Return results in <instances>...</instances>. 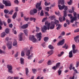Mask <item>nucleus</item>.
I'll list each match as a JSON object with an SVG mask.
<instances>
[{
    "instance_id": "obj_9",
    "label": "nucleus",
    "mask_w": 79,
    "mask_h": 79,
    "mask_svg": "<svg viewBox=\"0 0 79 79\" xmlns=\"http://www.w3.org/2000/svg\"><path fill=\"white\" fill-rule=\"evenodd\" d=\"M64 39H63L57 43V45L58 46L62 45L64 44Z\"/></svg>"
},
{
    "instance_id": "obj_34",
    "label": "nucleus",
    "mask_w": 79,
    "mask_h": 79,
    "mask_svg": "<svg viewBox=\"0 0 79 79\" xmlns=\"http://www.w3.org/2000/svg\"><path fill=\"white\" fill-rule=\"evenodd\" d=\"M17 45V42L15 40L13 42V46H15V45Z\"/></svg>"
},
{
    "instance_id": "obj_15",
    "label": "nucleus",
    "mask_w": 79,
    "mask_h": 79,
    "mask_svg": "<svg viewBox=\"0 0 79 79\" xmlns=\"http://www.w3.org/2000/svg\"><path fill=\"white\" fill-rule=\"evenodd\" d=\"M28 27V24H26L24 25H23L21 27V28H22V29H26L27 27Z\"/></svg>"
},
{
    "instance_id": "obj_30",
    "label": "nucleus",
    "mask_w": 79,
    "mask_h": 79,
    "mask_svg": "<svg viewBox=\"0 0 79 79\" xmlns=\"http://www.w3.org/2000/svg\"><path fill=\"white\" fill-rule=\"evenodd\" d=\"M74 65L73 64H71L70 65V67H69V69L70 70H71L72 69V67H73Z\"/></svg>"
},
{
    "instance_id": "obj_11",
    "label": "nucleus",
    "mask_w": 79,
    "mask_h": 79,
    "mask_svg": "<svg viewBox=\"0 0 79 79\" xmlns=\"http://www.w3.org/2000/svg\"><path fill=\"white\" fill-rule=\"evenodd\" d=\"M40 5H41L40 3H37L35 6L36 8H37V9L38 8V10H42V7H39Z\"/></svg>"
},
{
    "instance_id": "obj_16",
    "label": "nucleus",
    "mask_w": 79,
    "mask_h": 79,
    "mask_svg": "<svg viewBox=\"0 0 79 79\" xmlns=\"http://www.w3.org/2000/svg\"><path fill=\"white\" fill-rule=\"evenodd\" d=\"M58 4H60L61 3V5H63L64 3V0H58Z\"/></svg>"
},
{
    "instance_id": "obj_54",
    "label": "nucleus",
    "mask_w": 79,
    "mask_h": 79,
    "mask_svg": "<svg viewBox=\"0 0 79 79\" xmlns=\"http://www.w3.org/2000/svg\"><path fill=\"white\" fill-rule=\"evenodd\" d=\"M59 19L60 23H61V22H63V21H64L63 20V19L62 18H59Z\"/></svg>"
},
{
    "instance_id": "obj_14",
    "label": "nucleus",
    "mask_w": 79,
    "mask_h": 79,
    "mask_svg": "<svg viewBox=\"0 0 79 79\" xmlns=\"http://www.w3.org/2000/svg\"><path fill=\"white\" fill-rule=\"evenodd\" d=\"M54 61L53 60H49L48 63L47 64L48 65H52L53 63H54Z\"/></svg>"
},
{
    "instance_id": "obj_39",
    "label": "nucleus",
    "mask_w": 79,
    "mask_h": 79,
    "mask_svg": "<svg viewBox=\"0 0 79 79\" xmlns=\"http://www.w3.org/2000/svg\"><path fill=\"white\" fill-rule=\"evenodd\" d=\"M24 19L26 21H28L29 20V17L27 18L26 17H24Z\"/></svg>"
},
{
    "instance_id": "obj_36",
    "label": "nucleus",
    "mask_w": 79,
    "mask_h": 79,
    "mask_svg": "<svg viewBox=\"0 0 79 79\" xmlns=\"http://www.w3.org/2000/svg\"><path fill=\"white\" fill-rule=\"evenodd\" d=\"M68 16L70 17V18L71 19V20L73 18V16L71 14H68Z\"/></svg>"
},
{
    "instance_id": "obj_26",
    "label": "nucleus",
    "mask_w": 79,
    "mask_h": 79,
    "mask_svg": "<svg viewBox=\"0 0 79 79\" xmlns=\"http://www.w3.org/2000/svg\"><path fill=\"white\" fill-rule=\"evenodd\" d=\"M49 38L48 37H44V42H47Z\"/></svg>"
},
{
    "instance_id": "obj_40",
    "label": "nucleus",
    "mask_w": 79,
    "mask_h": 79,
    "mask_svg": "<svg viewBox=\"0 0 79 79\" xmlns=\"http://www.w3.org/2000/svg\"><path fill=\"white\" fill-rule=\"evenodd\" d=\"M32 71L34 74L35 73L36 71H37V70L35 69H32Z\"/></svg>"
},
{
    "instance_id": "obj_48",
    "label": "nucleus",
    "mask_w": 79,
    "mask_h": 79,
    "mask_svg": "<svg viewBox=\"0 0 79 79\" xmlns=\"http://www.w3.org/2000/svg\"><path fill=\"white\" fill-rule=\"evenodd\" d=\"M50 4V2L47 3L46 2L45 3V6H48V5H49Z\"/></svg>"
},
{
    "instance_id": "obj_18",
    "label": "nucleus",
    "mask_w": 79,
    "mask_h": 79,
    "mask_svg": "<svg viewBox=\"0 0 79 79\" xmlns=\"http://www.w3.org/2000/svg\"><path fill=\"white\" fill-rule=\"evenodd\" d=\"M79 36L77 35L74 38V40L75 42H76V43H77V41L78 40V39H79Z\"/></svg>"
},
{
    "instance_id": "obj_23",
    "label": "nucleus",
    "mask_w": 79,
    "mask_h": 79,
    "mask_svg": "<svg viewBox=\"0 0 79 79\" xmlns=\"http://www.w3.org/2000/svg\"><path fill=\"white\" fill-rule=\"evenodd\" d=\"M17 15V12H15L12 16V18L13 19H15L16 18V16Z\"/></svg>"
},
{
    "instance_id": "obj_46",
    "label": "nucleus",
    "mask_w": 79,
    "mask_h": 79,
    "mask_svg": "<svg viewBox=\"0 0 79 79\" xmlns=\"http://www.w3.org/2000/svg\"><path fill=\"white\" fill-rule=\"evenodd\" d=\"M46 19H47V17L44 18L42 20V22L43 23H44V22L45 21V20H46Z\"/></svg>"
},
{
    "instance_id": "obj_59",
    "label": "nucleus",
    "mask_w": 79,
    "mask_h": 79,
    "mask_svg": "<svg viewBox=\"0 0 79 79\" xmlns=\"http://www.w3.org/2000/svg\"><path fill=\"white\" fill-rule=\"evenodd\" d=\"M9 27H10V28H12V27H13V24H10L9 25Z\"/></svg>"
},
{
    "instance_id": "obj_32",
    "label": "nucleus",
    "mask_w": 79,
    "mask_h": 79,
    "mask_svg": "<svg viewBox=\"0 0 79 79\" xmlns=\"http://www.w3.org/2000/svg\"><path fill=\"white\" fill-rule=\"evenodd\" d=\"M25 71H26V74L27 76V74H28V73L29 72V70L27 68L25 69Z\"/></svg>"
},
{
    "instance_id": "obj_61",
    "label": "nucleus",
    "mask_w": 79,
    "mask_h": 79,
    "mask_svg": "<svg viewBox=\"0 0 79 79\" xmlns=\"http://www.w3.org/2000/svg\"><path fill=\"white\" fill-rule=\"evenodd\" d=\"M66 21V23H67L68 24H70L69 20H68V19H67Z\"/></svg>"
},
{
    "instance_id": "obj_7",
    "label": "nucleus",
    "mask_w": 79,
    "mask_h": 79,
    "mask_svg": "<svg viewBox=\"0 0 79 79\" xmlns=\"http://www.w3.org/2000/svg\"><path fill=\"white\" fill-rule=\"evenodd\" d=\"M29 39L30 40H32L33 42H36L37 41V40L34 38V35H30Z\"/></svg>"
},
{
    "instance_id": "obj_28",
    "label": "nucleus",
    "mask_w": 79,
    "mask_h": 79,
    "mask_svg": "<svg viewBox=\"0 0 79 79\" xmlns=\"http://www.w3.org/2000/svg\"><path fill=\"white\" fill-rule=\"evenodd\" d=\"M5 32H3L2 33H1V37H5Z\"/></svg>"
},
{
    "instance_id": "obj_33",
    "label": "nucleus",
    "mask_w": 79,
    "mask_h": 79,
    "mask_svg": "<svg viewBox=\"0 0 79 79\" xmlns=\"http://www.w3.org/2000/svg\"><path fill=\"white\" fill-rule=\"evenodd\" d=\"M5 32L6 34H8L10 32V30L8 28H6L5 30Z\"/></svg>"
},
{
    "instance_id": "obj_62",
    "label": "nucleus",
    "mask_w": 79,
    "mask_h": 79,
    "mask_svg": "<svg viewBox=\"0 0 79 79\" xmlns=\"http://www.w3.org/2000/svg\"><path fill=\"white\" fill-rule=\"evenodd\" d=\"M42 45L43 47H45V43H44L42 44Z\"/></svg>"
},
{
    "instance_id": "obj_13",
    "label": "nucleus",
    "mask_w": 79,
    "mask_h": 79,
    "mask_svg": "<svg viewBox=\"0 0 79 79\" xmlns=\"http://www.w3.org/2000/svg\"><path fill=\"white\" fill-rule=\"evenodd\" d=\"M25 49H26V50H27V49L25 48ZM30 54H31V51L30 50L28 49V50H27L26 52V56H29Z\"/></svg>"
},
{
    "instance_id": "obj_1",
    "label": "nucleus",
    "mask_w": 79,
    "mask_h": 79,
    "mask_svg": "<svg viewBox=\"0 0 79 79\" xmlns=\"http://www.w3.org/2000/svg\"><path fill=\"white\" fill-rule=\"evenodd\" d=\"M59 21L58 20H56L55 22L52 21L51 23H49L48 22H45V25L43 27L42 29V32H45L46 30H49L50 29H50H53L55 28V24H56L57 23H58ZM47 26V27H46Z\"/></svg>"
},
{
    "instance_id": "obj_60",
    "label": "nucleus",
    "mask_w": 79,
    "mask_h": 79,
    "mask_svg": "<svg viewBox=\"0 0 79 79\" xmlns=\"http://www.w3.org/2000/svg\"><path fill=\"white\" fill-rule=\"evenodd\" d=\"M7 22L8 23H10L11 22V19H8L7 20Z\"/></svg>"
},
{
    "instance_id": "obj_20",
    "label": "nucleus",
    "mask_w": 79,
    "mask_h": 79,
    "mask_svg": "<svg viewBox=\"0 0 79 79\" xmlns=\"http://www.w3.org/2000/svg\"><path fill=\"white\" fill-rule=\"evenodd\" d=\"M25 50H27L26 49H25L23 50L22 51L21 53V56H24L25 55L24 54V52Z\"/></svg>"
},
{
    "instance_id": "obj_38",
    "label": "nucleus",
    "mask_w": 79,
    "mask_h": 79,
    "mask_svg": "<svg viewBox=\"0 0 79 79\" xmlns=\"http://www.w3.org/2000/svg\"><path fill=\"white\" fill-rule=\"evenodd\" d=\"M64 17H66V16L67 15V12H66V11H64Z\"/></svg>"
},
{
    "instance_id": "obj_52",
    "label": "nucleus",
    "mask_w": 79,
    "mask_h": 79,
    "mask_svg": "<svg viewBox=\"0 0 79 79\" xmlns=\"http://www.w3.org/2000/svg\"><path fill=\"white\" fill-rule=\"evenodd\" d=\"M55 14L56 15H58V16H60V12H55Z\"/></svg>"
},
{
    "instance_id": "obj_55",
    "label": "nucleus",
    "mask_w": 79,
    "mask_h": 79,
    "mask_svg": "<svg viewBox=\"0 0 79 79\" xmlns=\"http://www.w3.org/2000/svg\"><path fill=\"white\" fill-rule=\"evenodd\" d=\"M14 2L15 3H16V4H18V3H19V2H18V0H15L14 1Z\"/></svg>"
},
{
    "instance_id": "obj_57",
    "label": "nucleus",
    "mask_w": 79,
    "mask_h": 79,
    "mask_svg": "<svg viewBox=\"0 0 79 79\" xmlns=\"http://www.w3.org/2000/svg\"><path fill=\"white\" fill-rule=\"evenodd\" d=\"M45 10H46L47 11H49V7H46L45 8Z\"/></svg>"
},
{
    "instance_id": "obj_24",
    "label": "nucleus",
    "mask_w": 79,
    "mask_h": 79,
    "mask_svg": "<svg viewBox=\"0 0 79 79\" xmlns=\"http://www.w3.org/2000/svg\"><path fill=\"white\" fill-rule=\"evenodd\" d=\"M53 50L49 51L48 52V54L49 55H52L53 54Z\"/></svg>"
},
{
    "instance_id": "obj_51",
    "label": "nucleus",
    "mask_w": 79,
    "mask_h": 79,
    "mask_svg": "<svg viewBox=\"0 0 79 79\" xmlns=\"http://www.w3.org/2000/svg\"><path fill=\"white\" fill-rule=\"evenodd\" d=\"M77 49H73V53H76V52H77Z\"/></svg>"
},
{
    "instance_id": "obj_5",
    "label": "nucleus",
    "mask_w": 79,
    "mask_h": 79,
    "mask_svg": "<svg viewBox=\"0 0 79 79\" xmlns=\"http://www.w3.org/2000/svg\"><path fill=\"white\" fill-rule=\"evenodd\" d=\"M7 68L8 69V71L9 73L12 74L13 73V71H12V69H13V67L11 65H10L9 64H8L7 65Z\"/></svg>"
},
{
    "instance_id": "obj_42",
    "label": "nucleus",
    "mask_w": 79,
    "mask_h": 79,
    "mask_svg": "<svg viewBox=\"0 0 79 79\" xmlns=\"http://www.w3.org/2000/svg\"><path fill=\"white\" fill-rule=\"evenodd\" d=\"M32 57V55L29 56L28 57V60H31Z\"/></svg>"
},
{
    "instance_id": "obj_22",
    "label": "nucleus",
    "mask_w": 79,
    "mask_h": 79,
    "mask_svg": "<svg viewBox=\"0 0 79 79\" xmlns=\"http://www.w3.org/2000/svg\"><path fill=\"white\" fill-rule=\"evenodd\" d=\"M21 64H24V59L23 58H21L20 59Z\"/></svg>"
},
{
    "instance_id": "obj_64",
    "label": "nucleus",
    "mask_w": 79,
    "mask_h": 79,
    "mask_svg": "<svg viewBox=\"0 0 79 79\" xmlns=\"http://www.w3.org/2000/svg\"><path fill=\"white\" fill-rule=\"evenodd\" d=\"M13 77H11L10 76H9L7 78V79H13Z\"/></svg>"
},
{
    "instance_id": "obj_25",
    "label": "nucleus",
    "mask_w": 79,
    "mask_h": 79,
    "mask_svg": "<svg viewBox=\"0 0 79 79\" xmlns=\"http://www.w3.org/2000/svg\"><path fill=\"white\" fill-rule=\"evenodd\" d=\"M3 25V23L2 21H1V20L0 19V30H1L2 29V26H2Z\"/></svg>"
},
{
    "instance_id": "obj_35",
    "label": "nucleus",
    "mask_w": 79,
    "mask_h": 79,
    "mask_svg": "<svg viewBox=\"0 0 79 79\" xmlns=\"http://www.w3.org/2000/svg\"><path fill=\"white\" fill-rule=\"evenodd\" d=\"M34 11H33V10H31L30 11V14L31 15H34Z\"/></svg>"
},
{
    "instance_id": "obj_6",
    "label": "nucleus",
    "mask_w": 79,
    "mask_h": 79,
    "mask_svg": "<svg viewBox=\"0 0 79 79\" xmlns=\"http://www.w3.org/2000/svg\"><path fill=\"white\" fill-rule=\"evenodd\" d=\"M3 3L4 4H5L6 6H11V3L9 1H3Z\"/></svg>"
},
{
    "instance_id": "obj_10",
    "label": "nucleus",
    "mask_w": 79,
    "mask_h": 79,
    "mask_svg": "<svg viewBox=\"0 0 79 79\" xmlns=\"http://www.w3.org/2000/svg\"><path fill=\"white\" fill-rule=\"evenodd\" d=\"M7 46L9 49H11L12 48V42H9L7 44Z\"/></svg>"
},
{
    "instance_id": "obj_3",
    "label": "nucleus",
    "mask_w": 79,
    "mask_h": 79,
    "mask_svg": "<svg viewBox=\"0 0 79 79\" xmlns=\"http://www.w3.org/2000/svg\"><path fill=\"white\" fill-rule=\"evenodd\" d=\"M73 15L74 17H73L72 19L70 21V23H73L74 22V21H76L77 20V17H76V15L77 14L76 12H73Z\"/></svg>"
},
{
    "instance_id": "obj_31",
    "label": "nucleus",
    "mask_w": 79,
    "mask_h": 79,
    "mask_svg": "<svg viewBox=\"0 0 79 79\" xmlns=\"http://www.w3.org/2000/svg\"><path fill=\"white\" fill-rule=\"evenodd\" d=\"M48 47L50 49H51V50H52L53 48H54L52 45H50L48 46Z\"/></svg>"
},
{
    "instance_id": "obj_21",
    "label": "nucleus",
    "mask_w": 79,
    "mask_h": 79,
    "mask_svg": "<svg viewBox=\"0 0 79 79\" xmlns=\"http://www.w3.org/2000/svg\"><path fill=\"white\" fill-rule=\"evenodd\" d=\"M74 8L73 7H72V10H69V12L70 13H72L73 12H74Z\"/></svg>"
},
{
    "instance_id": "obj_53",
    "label": "nucleus",
    "mask_w": 79,
    "mask_h": 79,
    "mask_svg": "<svg viewBox=\"0 0 79 79\" xmlns=\"http://www.w3.org/2000/svg\"><path fill=\"white\" fill-rule=\"evenodd\" d=\"M79 62H78V61L77 62L76 64V68H77L78 67V66H79Z\"/></svg>"
},
{
    "instance_id": "obj_27",
    "label": "nucleus",
    "mask_w": 79,
    "mask_h": 79,
    "mask_svg": "<svg viewBox=\"0 0 79 79\" xmlns=\"http://www.w3.org/2000/svg\"><path fill=\"white\" fill-rule=\"evenodd\" d=\"M68 4L69 5H71L73 3V1L72 0H70V1L68 2Z\"/></svg>"
},
{
    "instance_id": "obj_47",
    "label": "nucleus",
    "mask_w": 79,
    "mask_h": 79,
    "mask_svg": "<svg viewBox=\"0 0 79 79\" xmlns=\"http://www.w3.org/2000/svg\"><path fill=\"white\" fill-rule=\"evenodd\" d=\"M74 74H75V73H74L73 76V77H70L69 79H74V78H75Z\"/></svg>"
},
{
    "instance_id": "obj_19",
    "label": "nucleus",
    "mask_w": 79,
    "mask_h": 79,
    "mask_svg": "<svg viewBox=\"0 0 79 79\" xmlns=\"http://www.w3.org/2000/svg\"><path fill=\"white\" fill-rule=\"evenodd\" d=\"M55 18V16L54 15H51L49 17V18L51 19V20H53Z\"/></svg>"
},
{
    "instance_id": "obj_45",
    "label": "nucleus",
    "mask_w": 79,
    "mask_h": 79,
    "mask_svg": "<svg viewBox=\"0 0 79 79\" xmlns=\"http://www.w3.org/2000/svg\"><path fill=\"white\" fill-rule=\"evenodd\" d=\"M62 71L61 70H59L58 71V75L60 76V75H61V73Z\"/></svg>"
},
{
    "instance_id": "obj_56",
    "label": "nucleus",
    "mask_w": 79,
    "mask_h": 79,
    "mask_svg": "<svg viewBox=\"0 0 79 79\" xmlns=\"http://www.w3.org/2000/svg\"><path fill=\"white\" fill-rule=\"evenodd\" d=\"M75 48H76V46H75V45L74 44H73L72 45V48L73 50L75 49Z\"/></svg>"
},
{
    "instance_id": "obj_41",
    "label": "nucleus",
    "mask_w": 79,
    "mask_h": 79,
    "mask_svg": "<svg viewBox=\"0 0 79 79\" xmlns=\"http://www.w3.org/2000/svg\"><path fill=\"white\" fill-rule=\"evenodd\" d=\"M4 12L5 13L8 14V12H9V10H4Z\"/></svg>"
},
{
    "instance_id": "obj_12",
    "label": "nucleus",
    "mask_w": 79,
    "mask_h": 79,
    "mask_svg": "<svg viewBox=\"0 0 79 79\" xmlns=\"http://www.w3.org/2000/svg\"><path fill=\"white\" fill-rule=\"evenodd\" d=\"M23 38L22 33H20L19 35V41H22Z\"/></svg>"
},
{
    "instance_id": "obj_44",
    "label": "nucleus",
    "mask_w": 79,
    "mask_h": 79,
    "mask_svg": "<svg viewBox=\"0 0 79 79\" xmlns=\"http://www.w3.org/2000/svg\"><path fill=\"white\" fill-rule=\"evenodd\" d=\"M43 12V10H41V13H40V16H44V13Z\"/></svg>"
},
{
    "instance_id": "obj_50",
    "label": "nucleus",
    "mask_w": 79,
    "mask_h": 79,
    "mask_svg": "<svg viewBox=\"0 0 79 79\" xmlns=\"http://www.w3.org/2000/svg\"><path fill=\"white\" fill-rule=\"evenodd\" d=\"M33 13H36L37 12V9H34L33 10Z\"/></svg>"
},
{
    "instance_id": "obj_49",
    "label": "nucleus",
    "mask_w": 79,
    "mask_h": 79,
    "mask_svg": "<svg viewBox=\"0 0 79 79\" xmlns=\"http://www.w3.org/2000/svg\"><path fill=\"white\" fill-rule=\"evenodd\" d=\"M36 32H39V29H40L39 28V27H36Z\"/></svg>"
},
{
    "instance_id": "obj_63",
    "label": "nucleus",
    "mask_w": 79,
    "mask_h": 79,
    "mask_svg": "<svg viewBox=\"0 0 79 79\" xmlns=\"http://www.w3.org/2000/svg\"><path fill=\"white\" fill-rule=\"evenodd\" d=\"M43 61L44 60H41L39 61L38 63H42Z\"/></svg>"
},
{
    "instance_id": "obj_58",
    "label": "nucleus",
    "mask_w": 79,
    "mask_h": 79,
    "mask_svg": "<svg viewBox=\"0 0 79 79\" xmlns=\"http://www.w3.org/2000/svg\"><path fill=\"white\" fill-rule=\"evenodd\" d=\"M13 10H12L9 12V15H12V13H13Z\"/></svg>"
},
{
    "instance_id": "obj_17",
    "label": "nucleus",
    "mask_w": 79,
    "mask_h": 79,
    "mask_svg": "<svg viewBox=\"0 0 79 79\" xmlns=\"http://www.w3.org/2000/svg\"><path fill=\"white\" fill-rule=\"evenodd\" d=\"M73 50L71 51L69 53V58L73 57Z\"/></svg>"
},
{
    "instance_id": "obj_8",
    "label": "nucleus",
    "mask_w": 79,
    "mask_h": 79,
    "mask_svg": "<svg viewBox=\"0 0 79 79\" xmlns=\"http://www.w3.org/2000/svg\"><path fill=\"white\" fill-rule=\"evenodd\" d=\"M41 35H42V33L41 32L38 33L36 35V36L37 37V38L39 39H38L39 41H40V40H41V38L42 37Z\"/></svg>"
},
{
    "instance_id": "obj_4",
    "label": "nucleus",
    "mask_w": 79,
    "mask_h": 79,
    "mask_svg": "<svg viewBox=\"0 0 79 79\" xmlns=\"http://www.w3.org/2000/svg\"><path fill=\"white\" fill-rule=\"evenodd\" d=\"M60 66V63L59 62L56 63V66H54L52 68V69L56 71L57 69H58Z\"/></svg>"
},
{
    "instance_id": "obj_43",
    "label": "nucleus",
    "mask_w": 79,
    "mask_h": 79,
    "mask_svg": "<svg viewBox=\"0 0 79 79\" xmlns=\"http://www.w3.org/2000/svg\"><path fill=\"white\" fill-rule=\"evenodd\" d=\"M79 32V29L78 28L77 29H76L74 31V32Z\"/></svg>"
},
{
    "instance_id": "obj_2",
    "label": "nucleus",
    "mask_w": 79,
    "mask_h": 79,
    "mask_svg": "<svg viewBox=\"0 0 79 79\" xmlns=\"http://www.w3.org/2000/svg\"><path fill=\"white\" fill-rule=\"evenodd\" d=\"M58 6L59 10H63V9H64V10H68V6L64 5L61 6L60 5H59Z\"/></svg>"
},
{
    "instance_id": "obj_29",
    "label": "nucleus",
    "mask_w": 79,
    "mask_h": 79,
    "mask_svg": "<svg viewBox=\"0 0 79 79\" xmlns=\"http://www.w3.org/2000/svg\"><path fill=\"white\" fill-rule=\"evenodd\" d=\"M23 31L26 35L27 36V30H24Z\"/></svg>"
},
{
    "instance_id": "obj_37",
    "label": "nucleus",
    "mask_w": 79,
    "mask_h": 79,
    "mask_svg": "<svg viewBox=\"0 0 79 79\" xmlns=\"http://www.w3.org/2000/svg\"><path fill=\"white\" fill-rule=\"evenodd\" d=\"M0 8H2V9H3V8H4V6L2 5V4L1 3H0Z\"/></svg>"
}]
</instances>
